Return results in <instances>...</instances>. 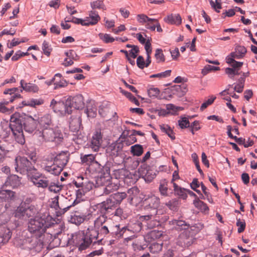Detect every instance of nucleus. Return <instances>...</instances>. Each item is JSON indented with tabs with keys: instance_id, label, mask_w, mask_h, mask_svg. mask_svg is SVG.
I'll return each mask as SVG.
<instances>
[{
	"instance_id": "nucleus-1",
	"label": "nucleus",
	"mask_w": 257,
	"mask_h": 257,
	"mask_svg": "<svg viewBox=\"0 0 257 257\" xmlns=\"http://www.w3.org/2000/svg\"><path fill=\"white\" fill-rule=\"evenodd\" d=\"M37 126V119L31 116H28L24 121H23L20 117L13 115L11 117L8 130L7 131L6 135L8 136L10 132H12L16 141L21 145H23L25 143V139L23 127L26 132L32 134L36 130Z\"/></svg>"
},
{
	"instance_id": "nucleus-2",
	"label": "nucleus",
	"mask_w": 257,
	"mask_h": 257,
	"mask_svg": "<svg viewBox=\"0 0 257 257\" xmlns=\"http://www.w3.org/2000/svg\"><path fill=\"white\" fill-rule=\"evenodd\" d=\"M59 226L55 219L49 214L39 213L29 220L28 227L31 234L44 235L45 233H50L46 231L47 228L51 227L56 228Z\"/></svg>"
},
{
	"instance_id": "nucleus-3",
	"label": "nucleus",
	"mask_w": 257,
	"mask_h": 257,
	"mask_svg": "<svg viewBox=\"0 0 257 257\" xmlns=\"http://www.w3.org/2000/svg\"><path fill=\"white\" fill-rule=\"evenodd\" d=\"M72 183L75 186L78 188V189L76 190V198L73 201L72 205H68L66 207L62 208V207H60L59 205L58 200V196L55 197V199L57 201L56 205L58 206V207L60 209L59 213L61 215L64 214L72 206H74L79 203L80 202V199L81 197L84 195L86 193L91 190L94 186V184L92 182L88 180L87 178H84L82 176L78 177L76 180H74L73 181Z\"/></svg>"
},
{
	"instance_id": "nucleus-4",
	"label": "nucleus",
	"mask_w": 257,
	"mask_h": 257,
	"mask_svg": "<svg viewBox=\"0 0 257 257\" xmlns=\"http://www.w3.org/2000/svg\"><path fill=\"white\" fill-rule=\"evenodd\" d=\"M112 220L104 215H100L94 221V226L88 228L98 243L105 237H109Z\"/></svg>"
},
{
	"instance_id": "nucleus-5",
	"label": "nucleus",
	"mask_w": 257,
	"mask_h": 257,
	"mask_svg": "<svg viewBox=\"0 0 257 257\" xmlns=\"http://www.w3.org/2000/svg\"><path fill=\"white\" fill-rule=\"evenodd\" d=\"M30 160L26 157L18 156L15 159V168L17 172L27 174L29 179L38 170L35 167L36 162V156L33 154L29 156Z\"/></svg>"
},
{
	"instance_id": "nucleus-6",
	"label": "nucleus",
	"mask_w": 257,
	"mask_h": 257,
	"mask_svg": "<svg viewBox=\"0 0 257 257\" xmlns=\"http://www.w3.org/2000/svg\"><path fill=\"white\" fill-rule=\"evenodd\" d=\"M97 242L96 239L93 237L92 233L88 228L85 233L79 232L75 234H72L71 238L68 239V243L76 246L80 251L86 249L92 243L94 244Z\"/></svg>"
},
{
	"instance_id": "nucleus-7",
	"label": "nucleus",
	"mask_w": 257,
	"mask_h": 257,
	"mask_svg": "<svg viewBox=\"0 0 257 257\" xmlns=\"http://www.w3.org/2000/svg\"><path fill=\"white\" fill-rule=\"evenodd\" d=\"M60 232H53L45 233L44 235L32 234L30 238L28 240L30 249H34L37 252H40L45 245L50 243L53 238H56Z\"/></svg>"
},
{
	"instance_id": "nucleus-8",
	"label": "nucleus",
	"mask_w": 257,
	"mask_h": 257,
	"mask_svg": "<svg viewBox=\"0 0 257 257\" xmlns=\"http://www.w3.org/2000/svg\"><path fill=\"white\" fill-rule=\"evenodd\" d=\"M92 216L91 213H84V209L83 208H76L71 213L68 217V221L71 223L79 225L84 221L89 220Z\"/></svg>"
},
{
	"instance_id": "nucleus-9",
	"label": "nucleus",
	"mask_w": 257,
	"mask_h": 257,
	"mask_svg": "<svg viewBox=\"0 0 257 257\" xmlns=\"http://www.w3.org/2000/svg\"><path fill=\"white\" fill-rule=\"evenodd\" d=\"M84 106L83 97L81 94L69 97L65 102V112L70 114L72 111V108L80 109L83 108Z\"/></svg>"
},
{
	"instance_id": "nucleus-10",
	"label": "nucleus",
	"mask_w": 257,
	"mask_h": 257,
	"mask_svg": "<svg viewBox=\"0 0 257 257\" xmlns=\"http://www.w3.org/2000/svg\"><path fill=\"white\" fill-rule=\"evenodd\" d=\"M42 135L44 139L48 142H55L59 143L63 139V134L58 128L50 127L43 130Z\"/></svg>"
},
{
	"instance_id": "nucleus-11",
	"label": "nucleus",
	"mask_w": 257,
	"mask_h": 257,
	"mask_svg": "<svg viewBox=\"0 0 257 257\" xmlns=\"http://www.w3.org/2000/svg\"><path fill=\"white\" fill-rule=\"evenodd\" d=\"M195 239L193 234H191V231L184 230L178 236L176 243L182 248H188L193 243Z\"/></svg>"
},
{
	"instance_id": "nucleus-12",
	"label": "nucleus",
	"mask_w": 257,
	"mask_h": 257,
	"mask_svg": "<svg viewBox=\"0 0 257 257\" xmlns=\"http://www.w3.org/2000/svg\"><path fill=\"white\" fill-rule=\"evenodd\" d=\"M117 206L118 205L109 197L105 201L96 205L97 209L102 214L101 215H104V216H106V214H110L112 211L115 209Z\"/></svg>"
},
{
	"instance_id": "nucleus-13",
	"label": "nucleus",
	"mask_w": 257,
	"mask_h": 257,
	"mask_svg": "<svg viewBox=\"0 0 257 257\" xmlns=\"http://www.w3.org/2000/svg\"><path fill=\"white\" fill-rule=\"evenodd\" d=\"M28 180L38 188L45 189L47 188L49 185L50 180L48 178L38 171L31 176Z\"/></svg>"
},
{
	"instance_id": "nucleus-14",
	"label": "nucleus",
	"mask_w": 257,
	"mask_h": 257,
	"mask_svg": "<svg viewBox=\"0 0 257 257\" xmlns=\"http://www.w3.org/2000/svg\"><path fill=\"white\" fill-rule=\"evenodd\" d=\"M142 205L146 210H154L158 211V208L160 204V198L154 195L145 196L142 199Z\"/></svg>"
},
{
	"instance_id": "nucleus-15",
	"label": "nucleus",
	"mask_w": 257,
	"mask_h": 257,
	"mask_svg": "<svg viewBox=\"0 0 257 257\" xmlns=\"http://www.w3.org/2000/svg\"><path fill=\"white\" fill-rule=\"evenodd\" d=\"M36 212L37 210L34 205H30L25 202L22 203L20 206L17 208L16 216L29 218L33 216Z\"/></svg>"
},
{
	"instance_id": "nucleus-16",
	"label": "nucleus",
	"mask_w": 257,
	"mask_h": 257,
	"mask_svg": "<svg viewBox=\"0 0 257 257\" xmlns=\"http://www.w3.org/2000/svg\"><path fill=\"white\" fill-rule=\"evenodd\" d=\"M90 171L96 173H101L103 175H109L110 170L107 162L105 161H95L89 167Z\"/></svg>"
},
{
	"instance_id": "nucleus-17",
	"label": "nucleus",
	"mask_w": 257,
	"mask_h": 257,
	"mask_svg": "<svg viewBox=\"0 0 257 257\" xmlns=\"http://www.w3.org/2000/svg\"><path fill=\"white\" fill-rule=\"evenodd\" d=\"M123 141L120 139L115 143L110 145L106 149L107 153L109 154L112 158L119 156L121 153L123 147Z\"/></svg>"
},
{
	"instance_id": "nucleus-18",
	"label": "nucleus",
	"mask_w": 257,
	"mask_h": 257,
	"mask_svg": "<svg viewBox=\"0 0 257 257\" xmlns=\"http://www.w3.org/2000/svg\"><path fill=\"white\" fill-rule=\"evenodd\" d=\"M126 231L125 226L121 227L119 224H116L112 220L109 237H113L116 239L123 237V234Z\"/></svg>"
},
{
	"instance_id": "nucleus-19",
	"label": "nucleus",
	"mask_w": 257,
	"mask_h": 257,
	"mask_svg": "<svg viewBox=\"0 0 257 257\" xmlns=\"http://www.w3.org/2000/svg\"><path fill=\"white\" fill-rule=\"evenodd\" d=\"M102 143V136L100 131H96L93 135L89 147L94 152L99 150Z\"/></svg>"
},
{
	"instance_id": "nucleus-20",
	"label": "nucleus",
	"mask_w": 257,
	"mask_h": 257,
	"mask_svg": "<svg viewBox=\"0 0 257 257\" xmlns=\"http://www.w3.org/2000/svg\"><path fill=\"white\" fill-rule=\"evenodd\" d=\"M69 155L68 151H62L54 158V162L64 168L68 161Z\"/></svg>"
},
{
	"instance_id": "nucleus-21",
	"label": "nucleus",
	"mask_w": 257,
	"mask_h": 257,
	"mask_svg": "<svg viewBox=\"0 0 257 257\" xmlns=\"http://www.w3.org/2000/svg\"><path fill=\"white\" fill-rule=\"evenodd\" d=\"M37 119L38 124H39L43 129L49 128L53 125L51 116L49 114H46L40 117H38Z\"/></svg>"
},
{
	"instance_id": "nucleus-22",
	"label": "nucleus",
	"mask_w": 257,
	"mask_h": 257,
	"mask_svg": "<svg viewBox=\"0 0 257 257\" xmlns=\"http://www.w3.org/2000/svg\"><path fill=\"white\" fill-rule=\"evenodd\" d=\"M100 19V18L97 13L95 11H91L90 12L89 16L83 20L84 21V24L86 26L94 25L98 23Z\"/></svg>"
},
{
	"instance_id": "nucleus-23",
	"label": "nucleus",
	"mask_w": 257,
	"mask_h": 257,
	"mask_svg": "<svg viewBox=\"0 0 257 257\" xmlns=\"http://www.w3.org/2000/svg\"><path fill=\"white\" fill-rule=\"evenodd\" d=\"M5 184L6 186H9L13 188H15L21 184V179L16 175H11L8 177Z\"/></svg>"
},
{
	"instance_id": "nucleus-24",
	"label": "nucleus",
	"mask_w": 257,
	"mask_h": 257,
	"mask_svg": "<svg viewBox=\"0 0 257 257\" xmlns=\"http://www.w3.org/2000/svg\"><path fill=\"white\" fill-rule=\"evenodd\" d=\"M143 226V223L139 220H137L135 222L131 223L125 226L126 231H131L132 233L137 234L139 232Z\"/></svg>"
},
{
	"instance_id": "nucleus-25",
	"label": "nucleus",
	"mask_w": 257,
	"mask_h": 257,
	"mask_svg": "<svg viewBox=\"0 0 257 257\" xmlns=\"http://www.w3.org/2000/svg\"><path fill=\"white\" fill-rule=\"evenodd\" d=\"M63 167L54 163L51 166H46L44 170L54 175H58L63 170Z\"/></svg>"
},
{
	"instance_id": "nucleus-26",
	"label": "nucleus",
	"mask_w": 257,
	"mask_h": 257,
	"mask_svg": "<svg viewBox=\"0 0 257 257\" xmlns=\"http://www.w3.org/2000/svg\"><path fill=\"white\" fill-rule=\"evenodd\" d=\"M85 112L88 117L92 118L95 117L97 114V107L94 101H91L87 104Z\"/></svg>"
},
{
	"instance_id": "nucleus-27",
	"label": "nucleus",
	"mask_w": 257,
	"mask_h": 257,
	"mask_svg": "<svg viewBox=\"0 0 257 257\" xmlns=\"http://www.w3.org/2000/svg\"><path fill=\"white\" fill-rule=\"evenodd\" d=\"M164 21L170 24H176L179 25L181 23L182 19L179 14L173 15L171 14L164 19Z\"/></svg>"
},
{
	"instance_id": "nucleus-28",
	"label": "nucleus",
	"mask_w": 257,
	"mask_h": 257,
	"mask_svg": "<svg viewBox=\"0 0 257 257\" xmlns=\"http://www.w3.org/2000/svg\"><path fill=\"white\" fill-rule=\"evenodd\" d=\"M140 168L139 169V172L143 176V178L146 182L148 183L151 182L156 177V173L155 171L148 169V170H144L141 172Z\"/></svg>"
},
{
	"instance_id": "nucleus-29",
	"label": "nucleus",
	"mask_w": 257,
	"mask_h": 257,
	"mask_svg": "<svg viewBox=\"0 0 257 257\" xmlns=\"http://www.w3.org/2000/svg\"><path fill=\"white\" fill-rule=\"evenodd\" d=\"M20 84L23 89L26 91L36 92L39 90L38 87L36 84L31 83H25L24 80H21Z\"/></svg>"
},
{
	"instance_id": "nucleus-30",
	"label": "nucleus",
	"mask_w": 257,
	"mask_h": 257,
	"mask_svg": "<svg viewBox=\"0 0 257 257\" xmlns=\"http://www.w3.org/2000/svg\"><path fill=\"white\" fill-rule=\"evenodd\" d=\"M15 196V192L9 190H0V201H7L12 200Z\"/></svg>"
},
{
	"instance_id": "nucleus-31",
	"label": "nucleus",
	"mask_w": 257,
	"mask_h": 257,
	"mask_svg": "<svg viewBox=\"0 0 257 257\" xmlns=\"http://www.w3.org/2000/svg\"><path fill=\"white\" fill-rule=\"evenodd\" d=\"M109 197L118 206L126 198V194L124 192H117L110 195Z\"/></svg>"
},
{
	"instance_id": "nucleus-32",
	"label": "nucleus",
	"mask_w": 257,
	"mask_h": 257,
	"mask_svg": "<svg viewBox=\"0 0 257 257\" xmlns=\"http://www.w3.org/2000/svg\"><path fill=\"white\" fill-rule=\"evenodd\" d=\"M159 190L162 196L165 197L168 196V182L166 179L160 180Z\"/></svg>"
},
{
	"instance_id": "nucleus-33",
	"label": "nucleus",
	"mask_w": 257,
	"mask_h": 257,
	"mask_svg": "<svg viewBox=\"0 0 257 257\" xmlns=\"http://www.w3.org/2000/svg\"><path fill=\"white\" fill-rule=\"evenodd\" d=\"M172 224L176 225L177 230H189L190 225L184 220H174L172 221Z\"/></svg>"
},
{
	"instance_id": "nucleus-34",
	"label": "nucleus",
	"mask_w": 257,
	"mask_h": 257,
	"mask_svg": "<svg viewBox=\"0 0 257 257\" xmlns=\"http://www.w3.org/2000/svg\"><path fill=\"white\" fill-rule=\"evenodd\" d=\"M144 152L143 146L140 144H136L131 147V153L135 156H140Z\"/></svg>"
},
{
	"instance_id": "nucleus-35",
	"label": "nucleus",
	"mask_w": 257,
	"mask_h": 257,
	"mask_svg": "<svg viewBox=\"0 0 257 257\" xmlns=\"http://www.w3.org/2000/svg\"><path fill=\"white\" fill-rule=\"evenodd\" d=\"M161 131L166 133L172 140L175 139V134L171 127L167 124H162L160 125Z\"/></svg>"
},
{
	"instance_id": "nucleus-36",
	"label": "nucleus",
	"mask_w": 257,
	"mask_h": 257,
	"mask_svg": "<svg viewBox=\"0 0 257 257\" xmlns=\"http://www.w3.org/2000/svg\"><path fill=\"white\" fill-rule=\"evenodd\" d=\"M159 211H156L155 214L153 216V218L151 219L147 224L145 226L148 229H153L157 226L160 225L159 221H158V214Z\"/></svg>"
},
{
	"instance_id": "nucleus-37",
	"label": "nucleus",
	"mask_w": 257,
	"mask_h": 257,
	"mask_svg": "<svg viewBox=\"0 0 257 257\" xmlns=\"http://www.w3.org/2000/svg\"><path fill=\"white\" fill-rule=\"evenodd\" d=\"M50 107L55 112L60 111V108L64 107L65 108V103L63 101H57L55 99H52Z\"/></svg>"
},
{
	"instance_id": "nucleus-38",
	"label": "nucleus",
	"mask_w": 257,
	"mask_h": 257,
	"mask_svg": "<svg viewBox=\"0 0 257 257\" xmlns=\"http://www.w3.org/2000/svg\"><path fill=\"white\" fill-rule=\"evenodd\" d=\"M81 161L83 164L89 165V167L95 161V156L92 154L85 155L81 157Z\"/></svg>"
},
{
	"instance_id": "nucleus-39",
	"label": "nucleus",
	"mask_w": 257,
	"mask_h": 257,
	"mask_svg": "<svg viewBox=\"0 0 257 257\" xmlns=\"http://www.w3.org/2000/svg\"><path fill=\"white\" fill-rule=\"evenodd\" d=\"M48 188L50 191L58 193L62 189V185H59L58 181L55 182L50 180Z\"/></svg>"
},
{
	"instance_id": "nucleus-40",
	"label": "nucleus",
	"mask_w": 257,
	"mask_h": 257,
	"mask_svg": "<svg viewBox=\"0 0 257 257\" xmlns=\"http://www.w3.org/2000/svg\"><path fill=\"white\" fill-rule=\"evenodd\" d=\"M204 225L201 223H197L192 226H190L189 231H191V234H193V236L198 233L201 230L203 229Z\"/></svg>"
},
{
	"instance_id": "nucleus-41",
	"label": "nucleus",
	"mask_w": 257,
	"mask_h": 257,
	"mask_svg": "<svg viewBox=\"0 0 257 257\" xmlns=\"http://www.w3.org/2000/svg\"><path fill=\"white\" fill-rule=\"evenodd\" d=\"M162 248L163 243L160 242H154L149 247L150 251L154 253L160 252L162 250Z\"/></svg>"
},
{
	"instance_id": "nucleus-42",
	"label": "nucleus",
	"mask_w": 257,
	"mask_h": 257,
	"mask_svg": "<svg viewBox=\"0 0 257 257\" xmlns=\"http://www.w3.org/2000/svg\"><path fill=\"white\" fill-rule=\"evenodd\" d=\"M91 7L92 9H102L103 10H106V8L103 2L101 0H97L96 1L92 2L90 3Z\"/></svg>"
},
{
	"instance_id": "nucleus-43",
	"label": "nucleus",
	"mask_w": 257,
	"mask_h": 257,
	"mask_svg": "<svg viewBox=\"0 0 257 257\" xmlns=\"http://www.w3.org/2000/svg\"><path fill=\"white\" fill-rule=\"evenodd\" d=\"M155 57L157 63L163 62L165 61V58L161 49L158 48L156 50Z\"/></svg>"
},
{
	"instance_id": "nucleus-44",
	"label": "nucleus",
	"mask_w": 257,
	"mask_h": 257,
	"mask_svg": "<svg viewBox=\"0 0 257 257\" xmlns=\"http://www.w3.org/2000/svg\"><path fill=\"white\" fill-rule=\"evenodd\" d=\"M21 97L22 96L20 94H15L8 98L9 100L4 99L0 102V104L5 106L6 105L8 104L9 102H12L15 99L21 98Z\"/></svg>"
},
{
	"instance_id": "nucleus-45",
	"label": "nucleus",
	"mask_w": 257,
	"mask_h": 257,
	"mask_svg": "<svg viewBox=\"0 0 257 257\" xmlns=\"http://www.w3.org/2000/svg\"><path fill=\"white\" fill-rule=\"evenodd\" d=\"M171 73V70H168L164 72H162L159 73L151 75L150 77V78H166L167 77H169L170 76Z\"/></svg>"
},
{
	"instance_id": "nucleus-46",
	"label": "nucleus",
	"mask_w": 257,
	"mask_h": 257,
	"mask_svg": "<svg viewBox=\"0 0 257 257\" xmlns=\"http://www.w3.org/2000/svg\"><path fill=\"white\" fill-rule=\"evenodd\" d=\"M178 124L182 129L190 127V122L188 118L182 117L178 120Z\"/></svg>"
},
{
	"instance_id": "nucleus-47",
	"label": "nucleus",
	"mask_w": 257,
	"mask_h": 257,
	"mask_svg": "<svg viewBox=\"0 0 257 257\" xmlns=\"http://www.w3.org/2000/svg\"><path fill=\"white\" fill-rule=\"evenodd\" d=\"M235 50L239 56L238 57V58H243L247 52L245 47L242 46H237L235 48Z\"/></svg>"
},
{
	"instance_id": "nucleus-48",
	"label": "nucleus",
	"mask_w": 257,
	"mask_h": 257,
	"mask_svg": "<svg viewBox=\"0 0 257 257\" xmlns=\"http://www.w3.org/2000/svg\"><path fill=\"white\" fill-rule=\"evenodd\" d=\"M225 71L230 78H233L234 75L240 74V73L238 72L237 69L233 68H226Z\"/></svg>"
},
{
	"instance_id": "nucleus-49",
	"label": "nucleus",
	"mask_w": 257,
	"mask_h": 257,
	"mask_svg": "<svg viewBox=\"0 0 257 257\" xmlns=\"http://www.w3.org/2000/svg\"><path fill=\"white\" fill-rule=\"evenodd\" d=\"M42 50L44 54L45 55L49 56L50 55L52 49L49 46V43L46 41H44L42 44Z\"/></svg>"
},
{
	"instance_id": "nucleus-50",
	"label": "nucleus",
	"mask_w": 257,
	"mask_h": 257,
	"mask_svg": "<svg viewBox=\"0 0 257 257\" xmlns=\"http://www.w3.org/2000/svg\"><path fill=\"white\" fill-rule=\"evenodd\" d=\"M99 36V38L106 43L113 42L115 40L113 37H110V35L107 34H103L100 33Z\"/></svg>"
},
{
	"instance_id": "nucleus-51",
	"label": "nucleus",
	"mask_w": 257,
	"mask_h": 257,
	"mask_svg": "<svg viewBox=\"0 0 257 257\" xmlns=\"http://www.w3.org/2000/svg\"><path fill=\"white\" fill-rule=\"evenodd\" d=\"M209 3L212 8H213L216 12H220L217 9H221L222 8L221 0H215V4L212 0H209Z\"/></svg>"
},
{
	"instance_id": "nucleus-52",
	"label": "nucleus",
	"mask_w": 257,
	"mask_h": 257,
	"mask_svg": "<svg viewBox=\"0 0 257 257\" xmlns=\"http://www.w3.org/2000/svg\"><path fill=\"white\" fill-rule=\"evenodd\" d=\"M160 92V90L158 88L151 87L148 89V94L150 97H157Z\"/></svg>"
},
{
	"instance_id": "nucleus-53",
	"label": "nucleus",
	"mask_w": 257,
	"mask_h": 257,
	"mask_svg": "<svg viewBox=\"0 0 257 257\" xmlns=\"http://www.w3.org/2000/svg\"><path fill=\"white\" fill-rule=\"evenodd\" d=\"M154 215L150 214L147 215H142L139 217V221L143 223V225L146 226L147 223L149 222L151 219L153 218Z\"/></svg>"
},
{
	"instance_id": "nucleus-54",
	"label": "nucleus",
	"mask_w": 257,
	"mask_h": 257,
	"mask_svg": "<svg viewBox=\"0 0 257 257\" xmlns=\"http://www.w3.org/2000/svg\"><path fill=\"white\" fill-rule=\"evenodd\" d=\"M236 226L238 227L237 229L238 232H242L245 228V222L244 220L241 221L240 218H237Z\"/></svg>"
},
{
	"instance_id": "nucleus-55",
	"label": "nucleus",
	"mask_w": 257,
	"mask_h": 257,
	"mask_svg": "<svg viewBox=\"0 0 257 257\" xmlns=\"http://www.w3.org/2000/svg\"><path fill=\"white\" fill-rule=\"evenodd\" d=\"M187 190V189H185L183 188H181L180 189H178V190H177L175 193L178 195L180 198L183 199H186L187 197L186 192Z\"/></svg>"
},
{
	"instance_id": "nucleus-56",
	"label": "nucleus",
	"mask_w": 257,
	"mask_h": 257,
	"mask_svg": "<svg viewBox=\"0 0 257 257\" xmlns=\"http://www.w3.org/2000/svg\"><path fill=\"white\" fill-rule=\"evenodd\" d=\"M216 99V97L214 96H211L210 98L208 99L205 102H203L200 107V109L203 110L205 108H206L208 105L211 104L214 100Z\"/></svg>"
},
{
	"instance_id": "nucleus-57",
	"label": "nucleus",
	"mask_w": 257,
	"mask_h": 257,
	"mask_svg": "<svg viewBox=\"0 0 257 257\" xmlns=\"http://www.w3.org/2000/svg\"><path fill=\"white\" fill-rule=\"evenodd\" d=\"M65 22H72L76 24H81L82 26H85L84 23V21L80 18H77L74 17H72L71 20H66V18L65 19Z\"/></svg>"
},
{
	"instance_id": "nucleus-58",
	"label": "nucleus",
	"mask_w": 257,
	"mask_h": 257,
	"mask_svg": "<svg viewBox=\"0 0 257 257\" xmlns=\"http://www.w3.org/2000/svg\"><path fill=\"white\" fill-rule=\"evenodd\" d=\"M44 103L42 99H32L29 102V105L31 106L35 107L36 105H40Z\"/></svg>"
},
{
	"instance_id": "nucleus-59",
	"label": "nucleus",
	"mask_w": 257,
	"mask_h": 257,
	"mask_svg": "<svg viewBox=\"0 0 257 257\" xmlns=\"http://www.w3.org/2000/svg\"><path fill=\"white\" fill-rule=\"evenodd\" d=\"M137 65L138 67L143 69L145 66V62L144 57L142 56H139L137 59Z\"/></svg>"
},
{
	"instance_id": "nucleus-60",
	"label": "nucleus",
	"mask_w": 257,
	"mask_h": 257,
	"mask_svg": "<svg viewBox=\"0 0 257 257\" xmlns=\"http://www.w3.org/2000/svg\"><path fill=\"white\" fill-rule=\"evenodd\" d=\"M54 89H57L60 87H64L67 85V82L65 80H60L59 81H56L54 83Z\"/></svg>"
},
{
	"instance_id": "nucleus-61",
	"label": "nucleus",
	"mask_w": 257,
	"mask_h": 257,
	"mask_svg": "<svg viewBox=\"0 0 257 257\" xmlns=\"http://www.w3.org/2000/svg\"><path fill=\"white\" fill-rule=\"evenodd\" d=\"M133 246L135 250L138 249L140 250H144L147 246V245L146 244L142 245L141 243L137 241H135V242H134L133 243Z\"/></svg>"
},
{
	"instance_id": "nucleus-62",
	"label": "nucleus",
	"mask_w": 257,
	"mask_h": 257,
	"mask_svg": "<svg viewBox=\"0 0 257 257\" xmlns=\"http://www.w3.org/2000/svg\"><path fill=\"white\" fill-rule=\"evenodd\" d=\"M173 88L178 92L181 91L182 88H183L184 90H182V93L183 94L185 93L187 91V87L185 84H182L181 85H175L173 86Z\"/></svg>"
},
{
	"instance_id": "nucleus-63",
	"label": "nucleus",
	"mask_w": 257,
	"mask_h": 257,
	"mask_svg": "<svg viewBox=\"0 0 257 257\" xmlns=\"http://www.w3.org/2000/svg\"><path fill=\"white\" fill-rule=\"evenodd\" d=\"M139 48L138 46L133 47V49H132L130 51V55L131 57L135 59L137 57L138 54L139 53Z\"/></svg>"
},
{
	"instance_id": "nucleus-64",
	"label": "nucleus",
	"mask_w": 257,
	"mask_h": 257,
	"mask_svg": "<svg viewBox=\"0 0 257 257\" xmlns=\"http://www.w3.org/2000/svg\"><path fill=\"white\" fill-rule=\"evenodd\" d=\"M148 17L144 14H140L137 16V20L140 23H145L147 22Z\"/></svg>"
}]
</instances>
